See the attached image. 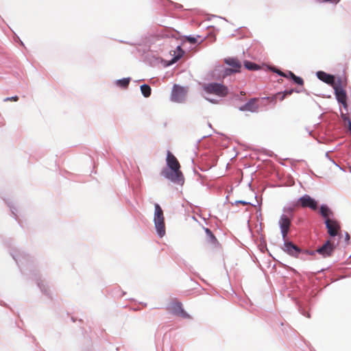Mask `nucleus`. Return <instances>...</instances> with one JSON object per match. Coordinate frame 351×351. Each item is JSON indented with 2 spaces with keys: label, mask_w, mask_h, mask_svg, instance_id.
<instances>
[{
  "label": "nucleus",
  "mask_w": 351,
  "mask_h": 351,
  "mask_svg": "<svg viewBox=\"0 0 351 351\" xmlns=\"http://www.w3.org/2000/svg\"><path fill=\"white\" fill-rule=\"evenodd\" d=\"M167 168L163 170L162 175L173 182L182 184L184 178L180 171V165L177 158L170 152H167Z\"/></svg>",
  "instance_id": "f257e3e1"
},
{
  "label": "nucleus",
  "mask_w": 351,
  "mask_h": 351,
  "mask_svg": "<svg viewBox=\"0 0 351 351\" xmlns=\"http://www.w3.org/2000/svg\"><path fill=\"white\" fill-rule=\"evenodd\" d=\"M204 93L203 95L206 99L210 102L215 103L217 101L215 99L212 98L211 95L217 97H224L228 93V88L219 83H209L204 84L203 86Z\"/></svg>",
  "instance_id": "f03ea898"
},
{
  "label": "nucleus",
  "mask_w": 351,
  "mask_h": 351,
  "mask_svg": "<svg viewBox=\"0 0 351 351\" xmlns=\"http://www.w3.org/2000/svg\"><path fill=\"white\" fill-rule=\"evenodd\" d=\"M153 221L157 235L160 238H162L166 234L165 217L163 211L158 204H155Z\"/></svg>",
  "instance_id": "7ed1b4c3"
},
{
  "label": "nucleus",
  "mask_w": 351,
  "mask_h": 351,
  "mask_svg": "<svg viewBox=\"0 0 351 351\" xmlns=\"http://www.w3.org/2000/svg\"><path fill=\"white\" fill-rule=\"evenodd\" d=\"M187 90L182 86L175 85L172 90L171 99L177 103L183 102L186 96Z\"/></svg>",
  "instance_id": "20e7f679"
},
{
  "label": "nucleus",
  "mask_w": 351,
  "mask_h": 351,
  "mask_svg": "<svg viewBox=\"0 0 351 351\" xmlns=\"http://www.w3.org/2000/svg\"><path fill=\"white\" fill-rule=\"evenodd\" d=\"M325 223L328 229V232L330 236L335 237L338 234L340 227L336 220L332 219H327L325 220Z\"/></svg>",
  "instance_id": "39448f33"
},
{
  "label": "nucleus",
  "mask_w": 351,
  "mask_h": 351,
  "mask_svg": "<svg viewBox=\"0 0 351 351\" xmlns=\"http://www.w3.org/2000/svg\"><path fill=\"white\" fill-rule=\"evenodd\" d=\"M335 93L337 101L341 103L343 108L347 110L348 106L346 103V91L337 85H334Z\"/></svg>",
  "instance_id": "423d86ee"
},
{
  "label": "nucleus",
  "mask_w": 351,
  "mask_h": 351,
  "mask_svg": "<svg viewBox=\"0 0 351 351\" xmlns=\"http://www.w3.org/2000/svg\"><path fill=\"white\" fill-rule=\"evenodd\" d=\"M279 225L280 227L282 236L283 239H285L288 232L290 226L289 219L285 215H282L279 220Z\"/></svg>",
  "instance_id": "0eeeda50"
},
{
  "label": "nucleus",
  "mask_w": 351,
  "mask_h": 351,
  "mask_svg": "<svg viewBox=\"0 0 351 351\" xmlns=\"http://www.w3.org/2000/svg\"><path fill=\"white\" fill-rule=\"evenodd\" d=\"M334 249V245L331 243L330 241H328L322 247L317 250V252L322 255L324 257H327L331 255Z\"/></svg>",
  "instance_id": "6e6552de"
},
{
  "label": "nucleus",
  "mask_w": 351,
  "mask_h": 351,
  "mask_svg": "<svg viewBox=\"0 0 351 351\" xmlns=\"http://www.w3.org/2000/svg\"><path fill=\"white\" fill-rule=\"evenodd\" d=\"M300 202L303 207H309L312 209L317 208V202L309 195H305L300 198Z\"/></svg>",
  "instance_id": "1a4fd4ad"
},
{
  "label": "nucleus",
  "mask_w": 351,
  "mask_h": 351,
  "mask_svg": "<svg viewBox=\"0 0 351 351\" xmlns=\"http://www.w3.org/2000/svg\"><path fill=\"white\" fill-rule=\"evenodd\" d=\"M317 77L322 80V82L332 85V86L335 84V77L333 75L328 74L324 71H318L317 72Z\"/></svg>",
  "instance_id": "9d476101"
},
{
  "label": "nucleus",
  "mask_w": 351,
  "mask_h": 351,
  "mask_svg": "<svg viewBox=\"0 0 351 351\" xmlns=\"http://www.w3.org/2000/svg\"><path fill=\"white\" fill-rule=\"evenodd\" d=\"M283 250L291 256H297L299 252L298 247L289 242L285 243Z\"/></svg>",
  "instance_id": "9b49d317"
},
{
  "label": "nucleus",
  "mask_w": 351,
  "mask_h": 351,
  "mask_svg": "<svg viewBox=\"0 0 351 351\" xmlns=\"http://www.w3.org/2000/svg\"><path fill=\"white\" fill-rule=\"evenodd\" d=\"M256 100L255 99H252L248 103L245 104L244 106L240 108V110L242 111H250V112H255L258 109V106L256 104Z\"/></svg>",
  "instance_id": "f8f14e48"
},
{
  "label": "nucleus",
  "mask_w": 351,
  "mask_h": 351,
  "mask_svg": "<svg viewBox=\"0 0 351 351\" xmlns=\"http://www.w3.org/2000/svg\"><path fill=\"white\" fill-rule=\"evenodd\" d=\"M226 62L227 64L231 66L232 68L231 71L233 72H237L241 68V64L234 58H228L226 60Z\"/></svg>",
  "instance_id": "ddd939ff"
},
{
  "label": "nucleus",
  "mask_w": 351,
  "mask_h": 351,
  "mask_svg": "<svg viewBox=\"0 0 351 351\" xmlns=\"http://www.w3.org/2000/svg\"><path fill=\"white\" fill-rule=\"evenodd\" d=\"M320 213L326 220L327 219H330V217L332 215V212L327 206H322L320 208Z\"/></svg>",
  "instance_id": "4468645a"
},
{
  "label": "nucleus",
  "mask_w": 351,
  "mask_h": 351,
  "mask_svg": "<svg viewBox=\"0 0 351 351\" xmlns=\"http://www.w3.org/2000/svg\"><path fill=\"white\" fill-rule=\"evenodd\" d=\"M177 52H174L175 53H177V54L175 55L174 58L168 63V65H171L175 63L182 56L184 51L182 50L180 46L177 47Z\"/></svg>",
  "instance_id": "2eb2a0df"
},
{
  "label": "nucleus",
  "mask_w": 351,
  "mask_h": 351,
  "mask_svg": "<svg viewBox=\"0 0 351 351\" xmlns=\"http://www.w3.org/2000/svg\"><path fill=\"white\" fill-rule=\"evenodd\" d=\"M130 82V78H123L121 80H117L114 82V84L120 87H127Z\"/></svg>",
  "instance_id": "dca6fc26"
},
{
  "label": "nucleus",
  "mask_w": 351,
  "mask_h": 351,
  "mask_svg": "<svg viewBox=\"0 0 351 351\" xmlns=\"http://www.w3.org/2000/svg\"><path fill=\"white\" fill-rule=\"evenodd\" d=\"M141 91L145 97H148L151 95V88L147 84L141 86Z\"/></svg>",
  "instance_id": "f3484780"
},
{
  "label": "nucleus",
  "mask_w": 351,
  "mask_h": 351,
  "mask_svg": "<svg viewBox=\"0 0 351 351\" xmlns=\"http://www.w3.org/2000/svg\"><path fill=\"white\" fill-rule=\"evenodd\" d=\"M341 118L343 120L345 125L348 127V129L351 133V120L343 113H341Z\"/></svg>",
  "instance_id": "a211bd4d"
},
{
  "label": "nucleus",
  "mask_w": 351,
  "mask_h": 351,
  "mask_svg": "<svg viewBox=\"0 0 351 351\" xmlns=\"http://www.w3.org/2000/svg\"><path fill=\"white\" fill-rule=\"evenodd\" d=\"M245 66L250 70H256L258 69V66L250 62H245L244 64Z\"/></svg>",
  "instance_id": "6ab92c4d"
},
{
  "label": "nucleus",
  "mask_w": 351,
  "mask_h": 351,
  "mask_svg": "<svg viewBox=\"0 0 351 351\" xmlns=\"http://www.w3.org/2000/svg\"><path fill=\"white\" fill-rule=\"evenodd\" d=\"M276 72L277 73H278L280 75H282V76H285V77H290L293 78V77L295 76V75H294L292 72H291V71H289V72L288 73V75H285V74H284L283 73H282V72H281V71H276Z\"/></svg>",
  "instance_id": "aec40b11"
},
{
  "label": "nucleus",
  "mask_w": 351,
  "mask_h": 351,
  "mask_svg": "<svg viewBox=\"0 0 351 351\" xmlns=\"http://www.w3.org/2000/svg\"><path fill=\"white\" fill-rule=\"evenodd\" d=\"M292 79L298 84L302 85L303 84V80L300 77L295 75Z\"/></svg>",
  "instance_id": "412c9836"
},
{
  "label": "nucleus",
  "mask_w": 351,
  "mask_h": 351,
  "mask_svg": "<svg viewBox=\"0 0 351 351\" xmlns=\"http://www.w3.org/2000/svg\"><path fill=\"white\" fill-rule=\"evenodd\" d=\"M291 91L285 92V93H284L283 94L278 93V94L276 95V97H279V98H280V100H283V99H284V98H285V95H286L287 94H291Z\"/></svg>",
  "instance_id": "4be33fe9"
},
{
  "label": "nucleus",
  "mask_w": 351,
  "mask_h": 351,
  "mask_svg": "<svg viewBox=\"0 0 351 351\" xmlns=\"http://www.w3.org/2000/svg\"><path fill=\"white\" fill-rule=\"evenodd\" d=\"M187 40H189L191 43H195L197 42V39L195 37L192 36H187L186 37Z\"/></svg>",
  "instance_id": "5701e85b"
},
{
  "label": "nucleus",
  "mask_w": 351,
  "mask_h": 351,
  "mask_svg": "<svg viewBox=\"0 0 351 351\" xmlns=\"http://www.w3.org/2000/svg\"><path fill=\"white\" fill-rule=\"evenodd\" d=\"M238 202V203H241V204H247L246 202H244V201H239V202Z\"/></svg>",
  "instance_id": "b1692460"
},
{
  "label": "nucleus",
  "mask_w": 351,
  "mask_h": 351,
  "mask_svg": "<svg viewBox=\"0 0 351 351\" xmlns=\"http://www.w3.org/2000/svg\"><path fill=\"white\" fill-rule=\"evenodd\" d=\"M206 232H207L208 234H211L210 231L208 229H206Z\"/></svg>",
  "instance_id": "393cba45"
}]
</instances>
